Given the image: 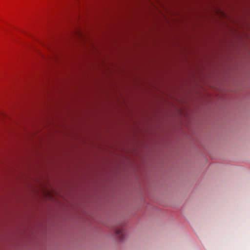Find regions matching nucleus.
<instances>
[{
  "label": "nucleus",
  "mask_w": 250,
  "mask_h": 250,
  "mask_svg": "<svg viewBox=\"0 0 250 250\" xmlns=\"http://www.w3.org/2000/svg\"><path fill=\"white\" fill-rule=\"evenodd\" d=\"M115 231L117 235H120V236H119V238L121 240L124 239L125 233L123 228L121 227H117L115 229Z\"/></svg>",
  "instance_id": "obj_1"
}]
</instances>
